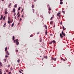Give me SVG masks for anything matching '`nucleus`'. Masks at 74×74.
Wrapping results in <instances>:
<instances>
[{"instance_id":"13","label":"nucleus","mask_w":74,"mask_h":74,"mask_svg":"<svg viewBox=\"0 0 74 74\" xmlns=\"http://www.w3.org/2000/svg\"><path fill=\"white\" fill-rule=\"evenodd\" d=\"M40 41V42H41L42 41V39H41V38H40V39L39 40Z\"/></svg>"},{"instance_id":"60","label":"nucleus","mask_w":74,"mask_h":74,"mask_svg":"<svg viewBox=\"0 0 74 74\" xmlns=\"http://www.w3.org/2000/svg\"><path fill=\"white\" fill-rule=\"evenodd\" d=\"M53 27H55V25H54Z\"/></svg>"},{"instance_id":"61","label":"nucleus","mask_w":74,"mask_h":74,"mask_svg":"<svg viewBox=\"0 0 74 74\" xmlns=\"http://www.w3.org/2000/svg\"><path fill=\"white\" fill-rule=\"evenodd\" d=\"M60 24L61 25H62V23H61Z\"/></svg>"},{"instance_id":"45","label":"nucleus","mask_w":74,"mask_h":74,"mask_svg":"<svg viewBox=\"0 0 74 74\" xmlns=\"http://www.w3.org/2000/svg\"><path fill=\"white\" fill-rule=\"evenodd\" d=\"M19 12H18L17 13V15H19Z\"/></svg>"},{"instance_id":"41","label":"nucleus","mask_w":74,"mask_h":74,"mask_svg":"<svg viewBox=\"0 0 74 74\" xmlns=\"http://www.w3.org/2000/svg\"><path fill=\"white\" fill-rule=\"evenodd\" d=\"M19 71L20 73H22V72L21 71Z\"/></svg>"},{"instance_id":"44","label":"nucleus","mask_w":74,"mask_h":74,"mask_svg":"<svg viewBox=\"0 0 74 74\" xmlns=\"http://www.w3.org/2000/svg\"><path fill=\"white\" fill-rule=\"evenodd\" d=\"M18 52V50H16V52Z\"/></svg>"},{"instance_id":"50","label":"nucleus","mask_w":74,"mask_h":74,"mask_svg":"<svg viewBox=\"0 0 74 74\" xmlns=\"http://www.w3.org/2000/svg\"><path fill=\"white\" fill-rule=\"evenodd\" d=\"M14 18H15V19H16V16H15V17H14Z\"/></svg>"},{"instance_id":"47","label":"nucleus","mask_w":74,"mask_h":74,"mask_svg":"<svg viewBox=\"0 0 74 74\" xmlns=\"http://www.w3.org/2000/svg\"><path fill=\"white\" fill-rule=\"evenodd\" d=\"M8 23H9H9H10V21L9 20L8 21Z\"/></svg>"},{"instance_id":"53","label":"nucleus","mask_w":74,"mask_h":74,"mask_svg":"<svg viewBox=\"0 0 74 74\" xmlns=\"http://www.w3.org/2000/svg\"><path fill=\"white\" fill-rule=\"evenodd\" d=\"M7 55H10V53H8Z\"/></svg>"},{"instance_id":"46","label":"nucleus","mask_w":74,"mask_h":74,"mask_svg":"<svg viewBox=\"0 0 74 74\" xmlns=\"http://www.w3.org/2000/svg\"><path fill=\"white\" fill-rule=\"evenodd\" d=\"M20 70L21 71H23V70H22V69H21Z\"/></svg>"},{"instance_id":"33","label":"nucleus","mask_w":74,"mask_h":74,"mask_svg":"<svg viewBox=\"0 0 74 74\" xmlns=\"http://www.w3.org/2000/svg\"><path fill=\"white\" fill-rule=\"evenodd\" d=\"M23 10H24L23 8L22 9V10H21L22 12H23Z\"/></svg>"},{"instance_id":"62","label":"nucleus","mask_w":74,"mask_h":74,"mask_svg":"<svg viewBox=\"0 0 74 74\" xmlns=\"http://www.w3.org/2000/svg\"><path fill=\"white\" fill-rule=\"evenodd\" d=\"M1 64V62H0V65Z\"/></svg>"},{"instance_id":"42","label":"nucleus","mask_w":74,"mask_h":74,"mask_svg":"<svg viewBox=\"0 0 74 74\" xmlns=\"http://www.w3.org/2000/svg\"><path fill=\"white\" fill-rule=\"evenodd\" d=\"M53 18V17H52L51 19H50V20H52V18Z\"/></svg>"},{"instance_id":"48","label":"nucleus","mask_w":74,"mask_h":74,"mask_svg":"<svg viewBox=\"0 0 74 74\" xmlns=\"http://www.w3.org/2000/svg\"><path fill=\"white\" fill-rule=\"evenodd\" d=\"M0 74H2V72L1 71H0Z\"/></svg>"},{"instance_id":"32","label":"nucleus","mask_w":74,"mask_h":74,"mask_svg":"<svg viewBox=\"0 0 74 74\" xmlns=\"http://www.w3.org/2000/svg\"><path fill=\"white\" fill-rule=\"evenodd\" d=\"M10 70L11 71H12V67L11 68H10Z\"/></svg>"},{"instance_id":"21","label":"nucleus","mask_w":74,"mask_h":74,"mask_svg":"<svg viewBox=\"0 0 74 74\" xmlns=\"http://www.w3.org/2000/svg\"><path fill=\"white\" fill-rule=\"evenodd\" d=\"M19 62H20V60L19 59H18V60H17L18 63H19Z\"/></svg>"},{"instance_id":"34","label":"nucleus","mask_w":74,"mask_h":74,"mask_svg":"<svg viewBox=\"0 0 74 74\" xmlns=\"http://www.w3.org/2000/svg\"><path fill=\"white\" fill-rule=\"evenodd\" d=\"M5 14H7V12H5Z\"/></svg>"},{"instance_id":"35","label":"nucleus","mask_w":74,"mask_h":74,"mask_svg":"<svg viewBox=\"0 0 74 74\" xmlns=\"http://www.w3.org/2000/svg\"><path fill=\"white\" fill-rule=\"evenodd\" d=\"M19 21H22V18H20Z\"/></svg>"},{"instance_id":"56","label":"nucleus","mask_w":74,"mask_h":74,"mask_svg":"<svg viewBox=\"0 0 74 74\" xmlns=\"http://www.w3.org/2000/svg\"><path fill=\"white\" fill-rule=\"evenodd\" d=\"M8 67H10V65H8Z\"/></svg>"},{"instance_id":"38","label":"nucleus","mask_w":74,"mask_h":74,"mask_svg":"<svg viewBox=\"0 0 74 74\" xmlns=\"http://www.w3.org/2000/svg\"><path fill=\"white\" fill-rule=\"evenodd\" d=\"M62 29H63V30H64V26H63Z\"/></svg>"},{"instance_id":"27","label":"nucleus","mask_w":74,"mask_h":74,"mask_svg":"<svg viewBox=\"0 0 74 74\" xmlns=\"http://www.w3.org/2000/svg\"><path fill=\"white\" fill-rule=\"evenodd\" d=\"M63 4V2H61L60 3V4L62 5Z\"/></svg>"},{"instance_id":"52","label":"nucleus","mask_w":74,"mask_h":74,"mask_svg":"<svg viewBox=\"0 0 74 74\" xmlns=\"http://www.w3.org/2000/svg\"><path fill=\"white\" fill-rule=\"evenodd\" d=\"M34 1H35V2H36V1H37V0H34Z\"/></svg>"},{"instance_id":"55","label":"nucleus","mask_w":74,"mask_h":74,"mask_svg":"<svg viewBox=\"0 0 74 74\" xmlns=\"http://www.w3.org/2000/svg\"><path fill=\"white\" fill-rule=\"evenodd\" d=\"M6 54L8 53V51H7V52H6Z\"/></svg>"},{"instance_id":"3","label":"nucleus","mask_w":74,"mask_h":74,"mask_svg":"<svg viewBox=\"0 0 74 74\" xmlns=\"http://www.w3.org/2000/svg\"><path fill=\"white\" fill-rule=\"evenodd\" d=\"M51 59L52 60H53L54 61H56V58H54L53 57L51 58Z\"/></svg>"},{"instance_id":"8","label":"nucleus","mask_w":74,"mask_h":74,"mask_svg":"<svg viewBox=\"0 0 74 74\" xmlns=\"http://www.w3.org/2000/svg\"><path fill=\"white\" fill-rule=\"evenodd\" d=\"M50 23L51 25H52L53 24V21H51Z\"/></svg>"},{"instance_id":"49","label":"nucleus","mask_w":74,"mask_h":74,"mask_svg":"<svg viewBox=\"0 0 74 74\" xmlns=\"http://www.w3.org/2000/svg\"><path fill=\"white\" fill-rule=\"evenodd\" d=\"M40 34V33L39 32H38L37 33V34Z\"/></svg>"},{"instance_id":"15","label":"nucleus","mask_w":74,"mask_h":74,"mask_svg":"<svg viewBox=\"0 0 74 74\" xmlns=\"http://www.w3.org/2000/svg\"><path fill=\"white\" fill-rule=\"evenodd\" d=\"M14 7H15L16 8L17 7V4H15L14 5Z\"/></svg>"},{"instance_id":"4","label":"nucleus","mask_w":74,"mask_h":74,"mask_svg":"<svg viewBox=\"0 0 74 74\" xmlns=\"http://www.w3.org/2000/svg\"><path fill=\"white\" fill-rule=\"evenodd\" d=\"M62 35H63L64 37L65 36V34L63 32V31H62Z\"/></svg>"},{"instance_id":"23","label":"nucleus","mask_w":74,"mask_h":74,"mask_svg":"<svg viewBox=\"0 0 74 74\" xmlns=\"http://www.w3.org/2000/svg\"><path fill=\"white\" fill-rule=\"evenodd\" d=\"M5 25H6V23L5 24L3 25V27H5Z\"/></svg>"},{"instance_id":"11","label":"nucleus","mask_w":74,"mask_h":74,"mask_svg":"<svg viewBox=\"0 0 74 74\" xmlns=\"http://www.w3.org/2000/svg\"><path fill=\"white\" fill-rule=\"evenodd\" d=\"M16 45H19V42H16Z\"/></svg>"},{"instance_id":"10","label":"nucleus","mask_w":74,"mask_h":74,"mask_svg":"<svg viewBox=\"0 0 74 74\" xmlns=\"http://www.w3.org/2000/svg\"><path fill=\"white\" fill-rule=\"evenodd\" d=\"M51 42H54V44L56 42V41H55V40H53V41H51Z\"/></svg>"},{"instance_id":"29","label":"nucleus","mask_w":74,"mask_h":74,"mask_svg":"<svg viewBox=\"0 0 74 74\" xmlns=\"http://www.w3.org/2000/svg\"><path fill=\"white\" fill-rule=\"evenodd\" d=\"M53 42H52V41H51V42H49V44H52V43Z\"/></svg>"},{"instance_id":"22","label":"nucleus","mask_w":74,"mask_h":74,"mask_svg":"<svg viewBox=\"0 0 74 74\" xmlns=\"http://www.w3.org/2000/svg\"><path fill=\"white\" fill-rule=\"evenodd\" d=\"M34 5H32V8H33L34 7Z\"/></svg>"},{"instance_id":"43","label":"nucleus","mask_w":74,"mask_h":74,"mask_svg":"<svg viewBox=\"0 0 74 74\" xmlns=\"http://www.w3.org/2000/svg\"><path fill=\"white\" fill-rule=\"evenodd\" d=\"M23 16V15H22V16H21V17H22V18H23V16Z\"/></svg>"},{"instance_id":"51","label":"nucleus","mask_w":74,"mask_h":74,"mask_svg":"<svg viewBox=\"0 0 74 74\" xmlns=\"http://www.w3.org/2000/svg\"><path fill=\"white\" fill-rule=\"evenodd\" d=\"M6 72H8V70H6Z\"/></svg>"},{"instance_id":"28","label":"nucleus","mask_w":74,"mask_h":74,"mask_svg":"<svg viewBox=\"0 0 74 74\" xmlns=\"http://www.w3.org/2000/svg\"><path fill=\"white\" fill-rule=\"evenodd\" d=\"M49 11H51V8H50V7H49Z\"/></svg>"},{"instance_id":"30","label":"nucleus","mask_w":74,"mask_h":74,"mask_svg":"<svg viewBox=\"0 0 74 74\" xmlns=\"http://www.w3.org/2000/svg\"><path fill=\"white\" fill-rule=\"evenodd\" d=\"M34 9H33V11H32V12L33 13H34Z\"/></svg>"},{"instance_id":"2","label":"nucleus","mask_w":74,"mask_h":74,"mask_svg":"<svg viewBox=\"0 0 74 74\" xmlns=\"http://www.w3.org/2000/svg\"><path fill=\"white\" fill-rule=\"evenodd\" d=\"M60 13L58 12L57 13V16H60Z\"/></svg>"},{"instance_id":"31","label":"nucleus","mask_w":74,"mask_h":74,"mask_svg":"<svg viewBox=\"0 0 74 74\" xmlns=\"http://www.w3.org/2000/svg\"><path fill=\"white\" fill-rule=\"evenodd\" d=\"M33 35H31L30 36V37H33Z\"/></svg>"},{"instance_id":"26","label":"nucleus","mask_w":74,"mask_h":74,"mask_svg":"<svg viewBox=\"0 0 74 74\" xmlns=\"http://www.w3.org/2000/svg\"><path fill=\"white\" fill-rule=\"evenodd\" d=\"M4 62H6L7 61V60H6V59H4Z\"/></svg>"},{"instance_id":"25","label":"nucleus","mask_w":74,"mask_h":74,"mask_svg":"<svg viewBox=\"0 0 74 74\" xmlns=\"http://www.w3.org/2000/svg\"><path fill=\"white\" fill-rule=\"evenodd\" d=\"M5 16H4L3 18V20H4V21H5Z\"/></svg>"},{"instance_id":"54","label":"nucleus","mask_w":74,"mask_h":74,"mask_svg":"<svg viewBox=\"0 0 74 74\" xmlns=\"http://www.w3.org/2000/svg\"><path fill=\"white\" fill-rule=\"evenodd\" d=\"M49 14H51V12H49Z\"/></svg>"},{"instance_id":"63","label":"nucleus","mask_w":74,"mask_h":74,"mask_svg":"<svg viewBox=\"0 0 74 74\" xmlns=\"http://www.w3.org/2000/svg\"><path fill=\"white\" fill-rule=\"evenodd\" d=\"M18 25H19V23H18Z\"/></svg>"},{"instance_id":"1","label":"nucleus","mask_w":74,"mask_h":74,"mask_svg":"<svg viewBox=\"0 0 74 74\" xmlns=\"http://www.w3.org/2000/svg\"><path fill=\"white\" fill-rule=\"evenodd\" d=\"M18 42V39H16V40H15L14 41V43H15V42Z\"/></svg>"},{"instance_id":"18","label":"nucleus","mask_w":74,"mask_h":74,"mask_svg":"<svg viewBox=\"0 0 74 74\" xmlns=\"http://www.w3.org/2000/svg\"><path fill=\"white\" fill-rule=\"evenodd\" d=\"M21 10V7H19L18 8V11H19Z\"/></svg>"},{"instance_id":"64","label":"nucleus","mask_w":74,"mask_h":74,"mask_svg":"<svg viewBox=\"0 0 74 74\" xmlns=\"http://www.w3.org/2000/svg\"><path fill=\"white\" fill-rule=\"evenodd\" d=\"M0 71H1V69H0Z\"/></svg>"},{"instance_id":"9","label":"nucleus","mask_w":74,"mask_h":74,"mask_svg":"<svg viewBox=\"0 0 74 74\" xmlns=\"http://www.w3.org/2000/svg\"><path fill=\"white\" fill-rule=\"evenodd\" d=\"M3 15H1V17L0 18V20H1L2 19H3Z\"/></svg>"},{"instance_id":"17","label":"nucleus","mask_w":74,"mask_h":74,"mask_svg":"<svg viewBox=\"0 0 74 74\" xmlns=\"http://www.w3.org/2000/svg\"><path fill=\"white\" fill-rule=\"evenodd\" d=\"M45 27L46 28V29H47V26H46V25H45Z\"/></svg>"},{"instance_id":"40","label":"nucleus","mask_w":74,"mask_h":74,"mask_svg":"<svg viewBox=\"0 0 74 74\" xmlns=\"http://www.w3.org/2000/svg\"><path fill=\"white\" fill-rule=\"evenodd\" d=\"M8 56H7V55H6L5 56V57L6 58H7V57H8Z\"/></svg>"},{"instance_id":"19","label":"nucleus","mask_w":74,"mask_h":74,"mask_svg":"<svg viewBox=\"0 0 74 74\" xmlns=\"http://www.w3.org/2000/svg\"><path fill=\"white\" fill-rule=\"evenodd\" d=\"M61 60H63V61H66V60H65L64 59H63V58H62L61 59Z\"/></svg>"},{"instance_id":"12","label":"nucleus","mask_w":74,"mask_h":74,"mask_svg":"<svg viewBox=\"0 0 74 74\" xmlns=\"http://www.w3.org/2000/svg\"><path fill=\"white\" fill-rule=\"evenodd\" d=\"M43 58H45L46 59H47V58H48V57L47 56H44Z\"/></svg>"},{"instance_id":"20","label":"nucleus","mask_w":74,"mask_h":74,"mask_svg":"<svg viewBox=\"0 0 74 74\" xmlns=\"http://www.w3.org/2000/svg\"><path fill=\"white\" fill-rule=\"evenodd\" d=\"M62 12H63V14H65V12L63 10L62 11Z\"/></svg>"},{"instance_id":"57","label":"nucleus","mask_w":74,"mask_h":74,"mask_svg":"<svg viewBox=\"0 0 74 74\" xmlns=\"http://www.w3.org/2000/svg\"><path fill=\"white\" fill-rule=\"evenodd\" d=\"M60 1H63V0H60Z\"/></svg>"},{"instance_id":"39","label":"nucleus","mask_w":74,"mask_h":74,"mask_svg":"<svg viewBox=\"0 0 74 74\" xmlns=\"http://www.w3.org/2000/svg\"><path fill=\"white\" fill-rule=\"evenodd\" d=\"M40 17L42 18H43V16H40Z\"/></svg>"},{"instance_id":"36","label":"nucleus","mask_w":74,"mask_h":74,"mask_svg":"<svg viewBox=\"0 0 74 74\" xmlns=\"http://www.w3.org/2000/svg\"><path fill=\"white\" fill-rule=\"evenodd\" d=\"M16 13H14V16H15V15H16Z\"/></svg>"},{"instance_id":"58","label":"nucleus","mask_w":74,"mask_h":74,"mask_svg":"<svg viewBox=\"0 0 74 74\" xmlns=\"http://www.w3.org/2000/svg\"><path fill=\"white\" fill-rule=\"evenodd\" d=\"M11 74V72H10V74Z\"/></svg>"},{"instance_id":"7","label":"nucleus","mask_w":74,"mask_h":74,"mask_svg":"<svg viewBox=\"0 0 74 74\" xmlns=\"http://www.w3.org/2000/svg\"><path fill=\"white\" fill-rule=\"evenodd\" d=\"M47 33H48V32L47 31V30H46V31H45L46 36H47Z\"/></svg>"},{"instance_id":"14","label":"nucleus","mask_w":74,"mask_h":74,"mask_svg":"<svg viewBox=\"0 0 74 74\" xmlns=\"http://www.w3.org/2000/svg\"><path fill=\"white\" fill-rule=\"evenodd\" d=\"M15 39V37L14 36H13L12 38V40H13V41H14V40Z\"/></svg>"},{"instance_id":"59","label":"nucleus","mask_w":74,"mask_h":74,"mask_svg":"<svg viewBox=\"0 0 74 74\" xmlns=\"http://www.w3.org/2000/svg\"><path fill=\"white\" fill-rule=\"evenodd\" d=\"M11 5V3H10V5Z\"/></svg>"},{"instance_id":"16","label":"nucleus","mask_w":74,"mask_h":74,"mask_svg":"<svg viewBox=\"0 0 74 74\" xmlns=\"http://www.w3.org/2000/svg\"><path fill=\"white\" fill-rule=\"evenodd\" d=\"M14 23H13L12 24V25H11L12 27H13L14 26Z\"/></svg>"},{"instance_id":"6","label":"nucleus","mask_w":74,"mask_h":74,"mask_svg":"<svg viewBox=\"0 0 74 74\" xmlns=\"http://www.w3.org/2000/svg\"><path fill=\"white\" fill-rule=\"evenodd\" d=\"M60 36L61 38H63V35H62V34L60 33Z\"/></svg>"},{"instance_id":"37","label":"nucleus","mask_w":74,"mask_h":74,"mask_svg":"<svg viewBox=\"0 0 74 74\" xmlns=\"http://www.w3.org/2000/svg\"><path fill=\"white\" fill-rule=\"evenodd\" d=\"M20 16V14H19L17 16V18H19Z\"/></svg>"},{"instance_id":"24","label":"nucleus","mask_w":74,"mask_h":74,"mask_svg":"<svg viewBox=\"0 0 74 74\" xmlns=\"http://www.w3.org/2000/svg\"><path fill=\"white\" fill-rule=\"evenodd\" d=\"M7 47H6L5 48V51H7Z\"/></svg>"},{"instance_id":"5","label":"nucleus","mask_w":74,"mask_h":74,"mask_svg":"<svg viewBox=\"0 0 74 74\" xmlns=\"http://www.w3.org/2000/svg\"><path fill=\"white\" fill-rule=\"evenodd\" d=\"M13 12H14V13H15V9L14 8L13 9V10H12Z\"/></svg>"}]
</instances>
